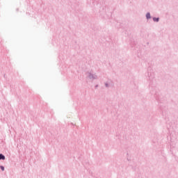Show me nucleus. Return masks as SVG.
Listing matches in <instances>:
<instances>
[{"label": "nucleus", "instance_id": "obj_3", "mask_svg": "<svg viewBox=\"0 0 178 178\" xmlns=\"http://www.w3.org/2000/svg\"><path fill=\"white\" fill-rule=\"evenodd\" d=\"M154 22H159V18H154Z\"/></svg>", "mask_w": 178, "mask_h": 178}, {"label": "nucleus", "instance_id": "obj_1", "mask_svg": "<svg viewBox=\"0 0 178 178\" xmlns=\"http://www.w3.org/2000/svg\"><path fill=\"white\" fill-rule=\"evenodd\" d=\"M146 17H147V19H150L151 18V14H149V13H147Z\"/></svg>", "mask_w": 178, "mask_h": 178}, {"label": "nucleus", "instance_id": "obj_4", "mask_svg": "<svg viewBox=\"0 0 178 178\" xmlns=\"http://www.w3.org/2000/svg\"><path fill=\"white\" fill-rule=\"evenodd\" d=\"M0 168H1V170H3V171L5 170V167L4 166L1 165Z\"/></svg>", "mask_w": 178, "mask_h": 178}, {"label": "nucleus", "instance_id": "obj_2", "mask_svg": "<svg viewBox=\"0 0 178 178\" xmlns=\"http://www.w3.org/2000/svg\"><path fill=\"white\" fill-rule=\"evenodd\" d=\"M0 159H3V161H4L5 156H3V154H0Z\"/></svg>", "mask_w": 178, "mask_h": 178}]
</instances>
